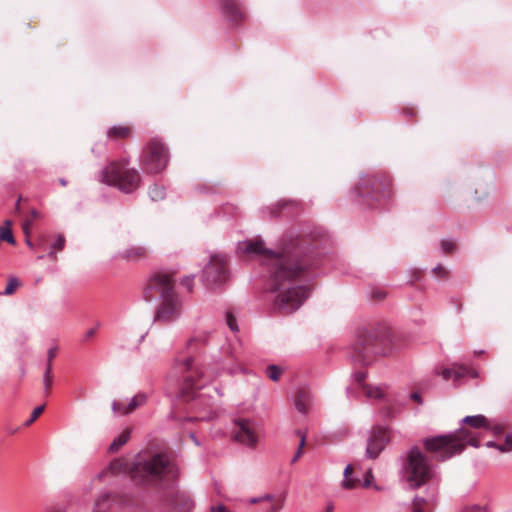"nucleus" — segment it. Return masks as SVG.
<instances>
[{
	"label": "nucleus",
	"instance_id": "f257e3e1",
	"mask_svg": "<svg viewBox=\"0 0 512 512\" xmlns=\"http://www.w3.org/2000/svg\"><path fill=\"white\" fill-rule=\"evenodd\" d=\"M238 249L242 256L255 254L262 257V264L270 275V290L276 294L274 311L290 315L299 309L308 297L309 286L305 283L315 264V245L310 236L285 238L277 252L266 249L261 239L243 241Z\"/></svg>",
	"mask_w": 512,
	"mask_h": 512
},
{
	"label": "nucleus",
	"instance_id": "f03ea898",
	"mask_svg": "<svg viewBox=\"0 0 512 512\" xmlns=\"http://www.w3.org/2000/svg\"><path fill=\"white\" fill-rule=\"evenodd\" d=\"M113 474L129 470L131 478L140 484H152L159 480H174L177 469L164 453L139 454L131 468L123 458L113 460L109 465Z\"/></svg>",
	"mask_w": 512,
	"mask_h": 512
},
{
	"label": "nucleus",
	"instance_id": "7ed1b4c3",
	"mask_svg": "<svg viewBox=\"0 0 512 512\" xmlns=\"http://www.w3.org/2000/svg\"><path fill=\"white\" fill-rule=\"evenodd\" d=\"M423 445L426 452L432 454L436 460L444 461L460 454L467 445L478 447L479 440L474 432L460 428L452 434L426 438Z\"/></svg>",
	"mask_w": 512,
	"mask_h": 512
},
{
	"label": "nucleus",
	"instance_id": "20e7f679",
	"mask_svg": "<svg viewBox=\"0 0 512 512\" xmlns=\"http://www.w3.org/2000/svg\"><path fill=\"white\" fill-rule=\"evenodd\" d=\"M386 332L380 330L365 331L359 334L353 347L352 359L360 365H369L376 357L385 356L390 348Z\"/></svg>",
	"mask_w": 512,
	"mask_h": 512
},
{
	"label": "nucleus",
	"instance_id": "39448f33",
	"mask_svg": "<svg viewBox=\"0 0 512 512\" xmlns=\"http://www.w3.org/2000/svg\"><path fill=\"white\" fill-rule=\"evenodd\" d=\"M101 182L129 194L140 186L141 175L138 170L129 167L128 159L115 160L102 170Z\"/></svg>",
	"mask_w": 512,
	"mask_h": 512
},
{
	"label": "nucleus",
	"instance_id": "423d86ee",
	"mask_svg": "<svg viewBox=\"0 0 512 512\" xmlns=\"http://www.w3.org/2000/svg\"><path fill=\"white\" fill-rule=\"evenodd\" d=\"M404 473L407 482L412 488L420 487L431 478V466L424 453L418 447L411 448L407 453Z\"/></svg>",
	"mask_w": 512,
	"mask_h": 512
},
{
	"label": "nucleus",
	"instance_id": "0eeeda50",
	"mask_svg": "<svg viewBox=\"0 0 512 512\" xmlns=\"http://www.w3.org/2000/svg\"><path fill=\"white\" fill-rule=\"evenodd\" d=\"M174 371L176 375L181 376L183 381L180 397L185 401L192 399L195 391L201 387L202 371L194 364V360L190 356L178 358Z\"/></svg>",
	"mask_w": 512,
	"mask_h": 512
},
{
	"label": "nucleus",
	"instance_id": "6e6552de",
	"mask_svg": "<svg viewBox=\"0 0 512 512\" xmlns=\"http://www.w3.org/2000/svg\"><path fill=\"white\" fill-rule=\"evenodd\" d=\"M168 160L169 154L165 144L153 138L144 147L140 163L145 173L158 174L167 167Z\"/></svg>",
	"mask_w": 512,
	"mask_h": 512
},
{
	"label": "nucleus",
	"instance_id": "1a4fd4ad",
	"mask_svg": "<svg viewBox=\"0 0 512 512\" xmlns=\"http://www.w3.org/2000/svg\"><path fill=\"white\" fill-rule=\"evenodd\" d=\"M357 191L363 198L379 201L391 195V181L383 175H365L361 177Z\"/></svg>",
	"mask_w": 512,
	"mask_h": 512
},
{
	"label": "nucleus",
	"instance_id": "9d476101",
	"mask_svg": "<svg viewBox=\"0 0 512 512\" xmlns=\"http://www.w3.org/2000/svg\"><path fill=\"white\" fill-rule=\"evenodd\" d=\"M177 295L175 291L174 274L166 272L154 273L145 288V298L151 300L158 297L159 299Z\"/></svg>",
	"mask_w": 512,
	"mask_h": 512
},
{
	"label": "nucleus",
	"instance_id": "9b49d317",
	"mask_svg": "<svg viewBox=\"0 0 512 512\" xmlns=\"http://www.w3.org/2000/svg\"><path fill=\"white\" fill-rule=\"evenodd\" d=\"M205 280L209 285H220L227 280V259L225 256L213 255L204 270Z\"/></svg>",
	"mask_w": 512,
	"mask_h": 512
},
{
	"label": "nucleus",
	"instance_id": "f8f14e48",
	"mask_svg": "<svg viewBox=\"0 0 512 512\" xmlns=\"http://www.w3.org/2000/svg\"><path fill=\"white\" fill-rule=\"evenodd\" d=\"M181 312V301L178 294L160 299V303L155 312V321L160 323H170L174 321Z\"/></svg>",
	"mask_w": 512,
	"mask_h": 512
},
{
	"label": "nucleus",
	"instance_id": "ddd939ff",
	"mask_svg": "<svg viewBox=\"0 0 512 512\" xmlns=\"http://www.w3.org/2000/svg\"><path fill=\"white\" fill-rule=\"evenodd\" d=\"M130 498L114 492H103L95 499L92 512H115L119 507L127 505Z\"/></svg>",
	"mask_w": 512,
	"mask_h": 512
},
{
	"label": "nucleus",
	"instance_id": "4468645a",
	"mask_svg": "<svg viewBox=\"0 0 512 512\" xmlns=\"http://www.w3.org/2000/svg\"><path fill=\"white\" fill-rule=\"evenodd\" d=\"M389 442V432L383 427H374L368 439L366 453L369 458H376Z\"/></svg>",
	"mask_w": 512,
	"mask_h": 512
},
{
	"label": "nucleus",
	"instance_id": "2eb2a0df",
	"mask_svg": "<svg viewBox=\"0 0 512 512\" xmlns=\"http://www.w3.org/2000/svg\"><path fill=\"white\" fill-rule=\"evenodd\" d=\"M235 439L250 448H255L258 443V433L255 426L248 420H238L234 432Z\"/></svg>",
	"mask_w": 512,
	"mask_h": 512
},
{
	"label": "nucleus",
	"instance_id": "dca6fc26",
	"mask_svg": "<svg viewBox=\"0 0 512 512\" xmlns=\"http://www.w3.org/2000/svg\"><path fill=\"white\" fill-rule=\"evenodd\" d=\"M148 397L149 396L147 393L139 392L131 399L127 405H124L123 403L115 400L112 402V410L115 414L121 416L131 414L137 408L145 405L148 401Z\"/></svg>",
	"mask_w": 512,
	"mask_h": 512
},
{
	"label": "nucleus",
	"instance_id": "f3484780",
	"mask_svg": "<svg viewBox=\"0 0 512 512\" xmlns=\"http://www.w3.org/2000/svg\"><path fill=\"white\" fill-rule=\"evenodd\" d=\"M252 503H261L264 512H279L285 503V495H270L267 494L260 498L252 499Z\"/></svg>",
	"mask_w": 512,
	"mask_h": 512
},
{
	"label": "nucleus",
	"instance_id": "a211bd4d",
	"mask_svg": "<svg viewBox=\"0 0 512 512\" xmlns=\"http://www.w3.org/2000/svg\"><path fill=\"white\" fill-rule=\"evenodd\" d=\"M352 473H353V466L348 465L344 470V480L342 482V486L345 489H354L360 485H362L364 487H370L372 485L373 474H372L371 469H369L366 472L363 483H361V481L359 479L352 478L351 477Z\"/></svg>",
	"mask_w": 512,
	"mask_h": 512
},
{
	"label": "nucleus",
	"instance_id": "6ab92c4d",
	"mask_svg": "<svg viewBox=\"0 0 512 512\" xmlns=\"http://www.w3.org/2000/svg\"><path fill=\"white\" fill-rule=\"evenodd\" d=\"M223 14L234 23H239L244 19V13L236 0H221Z\"/></svg>",
	"mask_w": 512,
	"mask_h": 512
},
{
	"label": "nucleus",
	"instance_id": "aec40b11",
	"mask_svg": "<svg viewBox=\"0 0 512 512\" xmlns=\"http://www.w3.org/2000/svg\"><path fill=\"white\" fill-rule=\"evenodd\" d=\"M133 134V128L129 125L113 126L108 129L107 137L111 140L128 139Z\"/></svg>",
	"mask_w": 512,
	"mask_h": 512
},
{
	"label": "nucleus",
	"instance_id": "412c9836",
	"mask_svg": "<svg viewBox=\"0 0 512 512\" xmlns=\"http://www.w3.org/2000/svg\"><path fill=\"white\" fill-rule=\"evenodd\" d=\"M310 399H311V396L307 389H305V388L298 389V391L296 392L295 398H294V405H295L296 409L300 413H303V414L307 413Z\"/></svg>",
	"mask_w": 512,
	"mask_h": 512
},
{
	"label": "nucleus",
	"instance_id": "4be33fe9",
	"mask_svg": "<svg viewBox=\"0 0 512 512\" xmlns=\"http://www.w3.org/2000/svg\"><path fill=\"white\" fill-rule=\"evenodd\" d=\"M122 259L127 261H136L147 256V250L142 246L130 247L120 254Z\"/></svg>",
	"mask_w": 512,
	"mask_h": 512
},
{
	"label": "nucleus",
	"instance_id": "5701e85b",
	"mask_svg": "<svg viewBox=\"0 0 512 512\" xmlns=\"http://www.w3.org/2000/svg\"><path fill=\"white\" fill-rule=\"evenodd\" d=\"M463 423L471 428H490V420L483 415L466 416Z\"/></svg>",
	"mask_w": 512,
	"mask_h": 512
},
{
	"label": "nucleus",
	"instance_id": "b1692460",
	"mask_svg": "<svg viewBox=\"0 0 512 512\" xmlns=\"http://www.w3.org/2000/svg\"><path fill=\"white\" fill-rule=\"evenodd\" d=\"M131 429L126 428L118 437H116L110 444L108 451L110 453H116L120 448L125 445L130 439Z\"/></svg>",
	"mask_w": 512,
	"mask_h": 512
},
{
	"label": "nucleus",
	"instance_id": "393cba45",
	"mask_svg": "<svg viewBox=\"0 0 512 512\" xmlns=\"http://www.w3.org/2000/svg\"><path fill=\"white\" fill-rule=\"evenodd\" d=\"M465 376L477 378L478 372L475 369L465 366V365H454L453 366V377H454L455 381H457Z\"/></svg>",
	"mask_w": 512,
	"mask_h": 512
},
{
	"label": "nucleus",
	"instance_id": "a878e982",
	"mask_svg": "<svg viewBox=\"0 0 512 512\" xmlns=\"http://www.w3.org/2000/svg\"><path fill=\"white\" fill-rule=\"evenodd\" d=\"M12 221L11 220H5L3 225L0 226V238L2 241H5L9 244L14 245L15 244V238L12 234Z\"/></svg>",
	"mask_w": 512,
	"mask_h": 512
},
{
	"label": "nucleus",
	"instance_id": "bb28decb",
	"mask_svg": "<svg viewBox=\"0 0 512 512\" xmlns=\"http://www.w3.org/2000/svg\"><path fill=\"white\" fill-rule=\"evenodd\" d=\"M412 512H432V505L424 498L415 497L412 502Z\"/></svg>",
	"mask_w": 512,
	"mask_h": 512
},
{
	"label": "nucleus",
	"instance_id": "cd10ccee",
	"mask_svg": "<svg viewBox=\"0 0 512 512\" xmlns=\"http://www.w3.org/2000/svg\"><path fill=\"white\" fill-rule=\"evenodd\" d=\"M362 389L368 398H381L383 396V392L379 387L363 384Z\"/></svg>",
	"mask_w": 512,
	"mask_h": 512
},
{
	"label": "nucleus",
	"instance_id": "c85d7f7f",
	"mask_svg": "<svg viewBox=\"0 0 512 512\" xmlns=\"http://www.w3.org/2000/svg\"><path fill=\"white\" fill-rule=\"evenodd\" d=\"M43 382H44L45 391L48 393L52 387V382H53V374H52V369H51L50 365L46 366Z\"/></svg>",
	"mask_w": 512,
	"mask_h": 512
},
{
	"label": "nucleus",
	"instance_id": "c756f323",
	"mask_svg": "<svg viewBox=\"0 0 512 512\" xmlns=\"http://www.w3.org/2000/svg\"><path fill=\"white\" fill-rule=\"evenodd\" d=\"M20 286V281L17 278L11 277L8 284L3 292L4 295H12L15 293L17 288Z\"/></svg>",
	"mask_w": 512,
	"mask_h": 512
},
{
	"label": "nucleus",
	"instance_id": "7c9ffc66",
	"mask_svg": "<svg viewBox=\"0 0 512 512\" xmlns=\"http://www.w3.org/2000/svg\"><path fill=\"white\" fill-rule=\"evenodd\" d=\"M266 374L272 381H278L282 370L276 365H270L267 367Z\"/></svg>",
	"mask_w": 512,
	"mask_h": 512
},
{
	"label": "nucleus",
	"instance_id": "2f4dec72",
	"mask_svg": "<svg viewBox=\"0 0 512 512\" xmlns=\"http://www.w3.org/2000/svg\"><path fill=\"white\" fill-rule=\"evenodd\" d=\"M149 195L153 201H158L164 198L165 192L162 187L154 185L150 188Z\"/></svg>",
	"mask_w": 512,
	"mask_h": 512
},
{
	"label": "nucleus",
	"instance_id": "473e14b6",
	"mask_svg": "<svg viewBox=\"0 0 512 512\" xmlns=\"http://www.w3.org/2000/svg\"><path fill=\"white\" fill-rule=\"evenodd\" d=\"M65 245V237L63 235H58L56 242L52 245L50 256L55 258V253L57 251H61Z\"/></svg>",
	"mask_w": 512,
	"mask_h": 512
},
{
	"label": "nucleus",
	"instance_id": "72a5a7b5",
	"mask_svg": "<svg viewBox=\"0 0 512 512\" xmlns=\"http://www.w3.org/2000/svg\"><path fill=\"white\" fill-rule=\"evenodd\" d=\"M22 230H23V233L25 234L26 236V244L30 247V248H33L34 245L33 243L31 242L30 240V233H31V221L29 220H24L23 224H22Z\"/></svg>",
	"mask_w": 512,
	"mask_h": 512
},
{
	"label": "nucleus",
	"instance_id": "f704fd0d",
	"mask_svg": "<svg viewBox=\"0 0 512 512\" xmlns=\"http://www.w3.org/2000/svg\"><path fill=\"white\" fill-rule=\"evenodd\" d=\"M45 406L36 407L32 413L30 418L25 422V426H30L33 422L37 420V418L44 412Z\"/></svg>",
	"mask_w": 512,
	"mask_h": 512
},
{
	"label": "nucleus",
	"instance_id": "c9c22d12",
	"mask_svg": "<svg viewBox=\"0 0 512 512\" xmlns=\"http://www.w3.org/2000/svg\"><path fill=\"white\" fill-rule=\"evenodd\" d=\"M432 272L434 276L439 279H446L449 276V271L442 265L435 267Z\"/></svg>",
	"mask_w": 512,
	"mask_h": 512
},
{
	"label": "nucleus",
	"instance_id": "e433bc0d",
	"mask_svg": "<svg viewBox=\"0 0 512 512\" xmlns=\"http://www.w3.org/2000/svg\"><path fill=\"white\" fill-rule=\"evenodd\" d=\"M497 449L503 453L512 451V435H507L505 442L503 444H499Z\"/></svg>",
	"mask_w": 512,
	"mask_h": 512
},
{
	"label": "nucleus",
	"instance_id": "4c0bfd02",
	"mask_svg": "<svg viewBox=\"0 0 512 512\" xmlns=\"http://www.w3.org/2000/svg\"><path fill=\"white\" fill-rule=\"evenodd\" d=\"M441 247L444 253L450 254L455 251L456 244L453 241L450 240H443L441 242Z\"/></svg>",
	"mask_w": 512,
	"mask_h": 512
},
{
	"label": "nucleus",
	"instance_id": "58836bf2",
	"mask_svg": "<svg viewBox=\"0 0 512 512\" xmlns=\"http://www.w3.org/2000/svg\"><path fill=\"white\" fill-rule=\"evenodd\" d=\"M226 322H227V325L228 327L236 332L238 331V326H237V323H236V318L233 316V314L231 312H228L227 315H226Z\"/></svg>",
	"mask_w": 512,
	"mask_h": 512
},
{
	"label": "nucleus",
	"instance_id": "ea45409f",
	"mask_svg": "<svg viewBox=\"0 0 512 512\" xmlns=\"http://www.w3.org/2000/svg\"><path fill=\"white\" fill-rule=\"evenodd\" d=\"M298 435L300 436V444H299V448H298V450H297V452H296V454H295V456H294V458L292 460L293 462L297 461L300 458V456L302 455L303 447L305 445V436H304V434H302L300 431H298Z\"/></svg>",
	"mask_w": 512,
	"mask_h": 512
},
{
	"label": "nucleus",
	"instance_id": "a19ab883",
	"mask_svg": "<svg viewBox=\"0 0 512 512\" xmlns=\"http://www.w3.org/2000/svg\"><path fill=\"white\" fill-rule=\"evenodd\" d=\"M287 205L286 201H280L277 204H275L273 207H271L270 212L272 215L276 216L279 214L281 209H283Z\"/></svg>",
	"mask_w": 512,
	"mask_h": 512
},
{
	"label": "nucleus",
	"instance_id": "79ce46f5",
	"mask_svg": "<svg viewBox=\"0 0 512 512\" xmlns=\"http://www.w3.org/2000/svg\"><path fill=\"white\" fill-rule=\"evenodd\" d=\"M58 349L56 347H52L48 350L47 353V365L52 367V361L57 356Z\"/></svg>",
	"mask_w": 512,
	"mask_h": 512
},
{
	"label": "nucleus",
	"instance_id": "37998d69",
	"mask_svg": "<svg viewBox=\"0 0 512 512\" xmlns=\"http://www.w3.org/2000/svg\"><path fill=\"white\" fill-rule=\"evenodd\" d=\"M464 512H488L486 507L480 506V505H473L470 507H467Z\"/></svg>",
	"mask_w": 512,
	"mask_h": 512
},
{
	"label": "nucleus",
	"instance_id": "c03bdc74",
	"mask_svg": "<svg viewBox=\"0 0 512 512\" xmlns=\"http://www.w3.org/2000/svg\"><path fill=\"white\" fill-rule=\"evenodd\" d=\"M385 296H386V292H384L382 290H374L372 292V298L375 301H381L385 298Z\"/></svg>",
	"mask_w": 512,
	"mask_h": 512
},
{
	"label": "nucleus",
	"instance_id": "a18cd8bd",
	"mask_svg": "<svg viewBox=\"0 0 512 512\" xmlns=\"http://www.w3.org/2000/svg\"><path fill=\"white\" fill-rule=\"evenodd\" d=\"M181 284L188 289L189 292L192 291V285H193V277L187 276L183 278Z\"/></svg>",
	"mask_w": 512,
	"mask_h": 512
},
{
	"label": "nucleus",
	"instance_id": "49530a36",
	"mask_svg": "<svg viewBox=\"0 0 512 512\" xmlns=\"http://www.w3.org/2000/svg\"><path fill=\"white\" fill-rule=\"evenodd\" d=\"M487 430H492L495 435H500L504 431V427L502 425H492L490 422V428H486Z\"/></svg>",
	"mask_w": 512,
	"mask_h": 512
},
{
	"label": "nucleus",
	"instance_id": "de8ad7c7",
	"mask_svg": "<svg viewBox=\"0 0 512 512\" xmlns=\"http://www.w3.org/2000/svg\"><path fill=\"white\" fill-rule=\"evenodd\" d=\"M437 374H440L445 380H448L453 376V368H444L441 372H437Z\"/></svg>",
	"mask_w": 512,
	"mask_h": 512
},
{
	"label": "nucleus",
	"instance_id": "09e8293b",
	"mask_svg": "<svg viewBox=\"0 0 512 512\" xmlns=\"http://www.w3.org/2000/svg\"><path fill=\"white\" fill-rule=\"evenodd\" d=\"M39 218V213L36 210H31L29 216L25 220L31 221V226L33 225V222Z\"/></svg>",
	"mask_w": 512,
	"mask_h": 512
},
{
	"label": "nucleus",
	"instance_id": "8fccbe9b",
	"mask_svg": "<svg viewBox=\"0 0 512 512\" xmlns=\"http://www.w3.org/2000/svg\"><path fill=\"white\" fill-rule=\"evenodd\" d=\"M211 512H229L224 505H218L211 508Z\"/></svg>",
	"mask_w": 512,
	"mask_h": 512
},
{
	"label": "nucleus",
	"instance_id": "3c124183",
	"mask_svg": "<svg viewBox=\"0 0 512 512\" xmlns=\"http://www.w3.org/2000/svg\"><path fill=\"white\" fill-rule=\"evenodd\" d=\"M365 377H366V375H365V373H363V372H358V373H356V375H355V379H356V381H357L358 383H362V382L364 381Z\"/></svg>",
	"mask_w": 512,
	"mask_h": 512
},
{
	"label": "nucleus",
	"instance_id": "603ef678",
	"mask_svg": "<svg viewBox=\"0 0 512 512\" xmlns=\"http://www.w3.org/2000/svg\"><path fill=\"white\" fill-rule=\"evenodd\" d=\"M412 400L416 401L418 404H422V398L418 392H414L411 395Z\"/></svg>",
	"mask_w": 512,
	"mask_h": 512
},
{
	"label": "nucleus",
	"instance_id": "864d4df0",
	"mask_svg": "<svg viewBox=\"0 0 512 512\" xmlns=\"http://www.w3.org/2000/svg\"><path fill=\"white\" fill-rule=\"evenodd\" d=\"M185 507L181 510V512H187L192 508V502L190 500H185Z\"/></svg>",
	"mask_w": 512,
	"mask_h": 512
},
{
	"label": "nucleus",
	"instance_id": "5fc2aeb1",
	"mask_svg": "<svg viewBox=\"0 0 512 512\" xmlns=\"http://www.w3.org/2000/svg\"><path fill=\"white\" fill-rule=\"evenodd\" d=\"M95 333H96V329L92 328V329L87 331L86 337L87 338H91V337H93L95 335Z\"/></svg>",
	"mask_w": 512,
	"mask_h": 512
},
{
	"label": "nucleus",
	"instance_id": "6e6d98bb",
	"mask_svg": "<svg viewBox=\"0 0 512 512\" xmlns=\"http://www.w3.org/2000/svg\"><path fill=\"white\" fill-rule=\"evenodd\" d=\"M197 341H198V339H197V338H191V339L188 341V343H187L188 347H191V346H192L195 342H197Z\"/></svg>",
	"mask_w": 512,
	"mask_h": 512
},
{
	"label": "nucleus",
	"instance_id": "4d7b16f0",
	"mask_svg": "<svg viewBox=\"0 0 512 512\" xmlns=\"http://www.w3.org/2000/svg\"><path fill=\"white\" fill-rule=\"evenodd\" d=\"M20 201H21V197L18 198V201L16 203L15 211L17 213H19V211H20Z\"/></svg>",
	"mask_w": 512,
	"mask_h": 512
},
{
	"label": "nucleus",
	"instance_id": "13d9d810",
	"mask_svg": "<svg viewBox=\"0 0 512 512\" xmlns=\"http://www.w3.org/2000/svg\"><path fill=\"white\" fill-rule=\"evenodd\" d=\"M498 445H499V444H496L495 442H488V443H487V446H488V447H494V448H496V449H497V446H498Z\"/></svg>",
	"mask_w": 512,
	"mask_h": 512
},
{
	"label": "nucleus",
	"instance_id": "bf43d9fd",
	"mask_svg": "<svg viewBox=\"0 0 512 512\" xmlns=\"http://www.w3.org/2000/svg\"><path fill=\"white\" fill-rule=\"evenodd\" d=\"M415 280L419 279L420 276H421V272L420 271H415Z\"/></svg>",
	"mask_w": 512,
	"mask_h": 512
},
{
	"label": "nucleus",
	"instance_id": "052dcab7",
	"mask_svg": "<svg viewBox=\"0 0 512 512\" xmlns=\"http://www.w3.org/2000/svg\"><path fill=\"white\" fill-rule=\"evenodd\" d=\"M49 512H64V511L61 509L54 508V509H51Z\"/></svg>",
	"mask_w": 512,
	"mask_h": 512
},
{
	"label": "nucleus",
	"instance_id": "680f3d73",
	"mask_svg": "<svg viewBox=\"0 0 512 512\" xmlns=\"http://www.w3.org/2000/svg\"><path fill=\"white\" fill-rule=\"evenodd\" d=\"M327 512H332L330 509Z\"/></svg>",
	"mask_w": 512,
	"mask_h": 512
}]
</instances>
